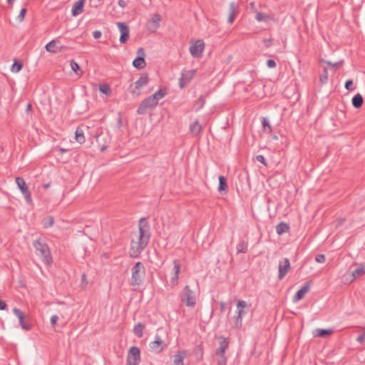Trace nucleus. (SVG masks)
I'll return each instance as SVG.
<instances>
[{"instance_id": "72a5a7b5", "label": "nucleus", "mask_w": 365, "mask_h": 365, "mask_svg": "<svg viewBox=\"0 0 365 365\" xmlns=\"http://www.w3.org/2000/svg\"><path fill=\"white\" fill-rule=\"evenodd\" d=\"M365 274V267L364 265L361 264L356 269H355L352 272V276L354 278H357L361 277Z\"/></svg>"}, {"instance_id": "aec40b11", "label": "nucleus", "mask_w": 365, "mask_h": 365, "mask_svg": "<svg viewBox=\"0 0 365 365\" xmlns=\"http://www.w3.org/2000/svg\"><path fill=\"white\" fill-rule=\"evenodd\" d=\"M13 312L18 317L19 321V324L21 325L22 329L24 330H26V331L30 330V329H31L30 325L24 322V317H25L24 313L18 308H14L13 309Z\"/></svg>"}, {"instance_id": "de8ad7c7", "label": "nucleus", "mask_w": 365, "mask_h": 365, "mask_svg": "<svg viewBox=\"0 0 365 365\" xmlns=\"http://www.w3.org/2000/svg\"><path fill=\"white\" fill-rule=\"evenodd\" d=\"M315 260L318 263H324L325 262V260H326L325 255H323V254L317 255L315 257Z\"/></svg>"}, {"instance_id": "3c124183", "label": "nucleus", "mask_w": 365, "mask_h": 365, "mask_svg": "<svg viewBox=\"0 0 365 365\" xmlns=\"http://www.w3.org/2000/svg\"><path fill=\"white\" fill-rule=\"evenodd\" d=\"M267 66L269 68H273L276 67L277 63L273 59H269L267 61Z\"/></svg>"}, {"instance_id": "f8f14e48", "label": "nucleus", "mask_w": 365, "mask_h": 365, "mask_svg": "<svg viewBox=\"0 0 365 365\" xmlns=\"http://www.w3.org/2000/svg\"><path fill=\"white\" fill-rule=\"evenodd\" d=\"M138 229H139V236L143 237V239L147 238L150 240V226L145 218H140L138 223Z\"/></svg>"}, {"instance_id": "13d9d810", "label": "nucleus", "mask_w": 365, "mask_h": 365, "mask_svg": "<svg viewBox=\"0 0 365 365\" xmlns=\"http://www.w3.org/2000/svg\"><path fill=\"white\" fill-rule=\"evenodd\" d=\"M58 320V317L57 315H53L51 317V323L52 324H55Z\"/></svg>"}, {"instance_id": "473e14b6", "label": "nucleus", "mask_w": 365, "mask_h": 365, "mask_svg": "<svg viewBox=\"0 0 365 365\" xmlns=\"http://www.w3.org/2000/svg\"><path fill=\"white\" fill-rule=\"evenodd\" d=\"M70 66L73 72H75L76 74L78 76H81L83 73V71H81L78 63L76 62L74 60H71L70 61Z\"/></svg>"}, {"instance_id": "f704fd0d", "label": "nucleus", "mask_w": 365, "mask_h": 365, "mask_svg": "<svg viewBox=\"0 0 365 365\" xmlns=\"http://www.w3.org/2000/svg\"><path fill=\"white\" fill-rule=\"evenodd\" d=\"M166 95V89L165 88H160L155 93H153L152 97L155 98V100L158 103V101L163 98Z\"/></svg>"}, {"instance_id": "9b49d317", "label": "nucleus", "mask_w": 365, "mask_h": 365, "mask_svg": "<svg viewBox=\"0 0 365 365\" xmlns=\"http://www.w3.org/2000/svg\"><path fill=\"white\" fill-rule=\"evenodd\" d=\"M196 73V70L184 71L181 73V76L179 78V86L181 88H184L188 84L192 79L194 78Z\"/></svg>"}, {"instance_id": "7ed1b4c3", "label": "nucleus", "mask_w": 365, "mask_h": 365, "mask_svg": "<svg viewBox=\"0 0 365 365\" xmlns=\"http://www.w3.org/2000/svg\"><path fill=\"white\" fill-rule=\"evenodd\" d=\"M150 240L143 239V237H138L137 241L133 240L130 243V256L132 258L138 257L143 250L147 247Z\"/></svg>"}, {"instance_id": "603ef678", "label": "nucleus", "mask_w": 365, "mask_h": 365, "mask_svg": "<svg viewBox=\"0 0 365 365\" xmlns=\"http://www.w3.org/2000/svg\"><path fill=\"white\" fill-rule=\"evenodd\" d=\"M256 160L258 162H260L261 163H262L263 165H267L266 159H265V158L262 155H257L256 156Z\"/></svg>"}, {"instance_id": "2eb2a0df", "label": "nucleus", "mask_w": 365, "mask_h": 365, "mask_svg": "<svg viewBox=\"0 0 365 365\" xmlns=\"http://www.w3.org/2000/svg\"><path fill=\"white\" fill-rule=\"evenodd\" d=\"M148 75L147 73H145V74H143L140 78L135 82L134 84H131L130 86V91L133 93V94H135L136 93V90H138L140 89V88L146 86L148 83Z\"/></svg>"}, {"instance_id": "e2e57ef3", "label": "nucleus", "mask_w": 365, "mask_h": 365, "mask_svg": "<svg viewBox=\"0 0 365 365\" xmlns=\"http://www.w3.org/2000/svg\"><path fill=\"white\" fill-rule=\"evenodd\" d=\"M246 313V311L245 309H237V314H238L239 315H241L242 317H243V315Z\"/></svg>"}, {"instance_id": "7c9ffc66", "label": "nucleus", "mask_w": 365, "mask_h": 365, "mask_svg": "<svg viewBox=\"0 0 365 365\" xmlns=\"http://www.w3.org/2000/svg\"><path fill=\"white\" fill-rule=\"evenodd\" d=\"M194 355L197 361H201L203 358L204 351L202 344L197 345L194 350Z\"/></svg>"}, {"instance_id": "39448f33", "label": "nucleus", "mask_w": 365, "mask_h": 365, "mask_svg": "<svg viewBox=\"0 0 365 365\" xmlns=\"http://www.w3.org/2000/svg\"><path fill=\"white\" fill-rule=\"evenodd\" d=\"M16 183L23 194L25 200L29 205L32 204L33 200L31 197V193L29 191V187L26 183L24 179L21 177H16L15 179Z\"/></svg>"}, {"instance_id": "6e6552de", "label": "nucleus", "mask_w": 365, "mask_h": 365, "mask_svg": "<svg viewBox=\"0 0 365 365\" xmlns=\"http://www.w3.org/2000/svg\"><path fill=\"white\" fill-rule=\"evenodd\" d=\"M140 361V350L137 346H132L130 348L128 356L126 358V362L135 363L138 364Z\"/></svg>"}, {"instance_id": "c9c22d12", "label": "nucleus", "mask_w": 365, "mask_h": 365, "mask_svg": "<svg viewBox=\"0 0 365 365\" xmlns=\"http://www.w3.org/2000/svg\"><path fill=\"white\" fill-rule=\"evenodd\" d=\"M247 252V243L242 240L237 245V253H246Z\"/></svg>"}, {"instance_id": "338daca9", "label": "nucleus", "mask_w": 365, "mask_h": 365, "mask_svg": "<svg viewBox=\"0 0 365 365\" xmlns=\"http://www.w3.org/2000/svg\"><path fill=\"white\" fill-rule=\"evenodd\" d=\"M81 278H82V280H83H83H86V274H85V273H83V274H82Z\"/></svg>"}, {"instance_id": "a878e982", "label": "nucleus", "mask_w": 365, "mask_h": 365, "mask_svg": "<svg viewBox=\"0 0 365 365\" xmlns=\"http://www.w3.org/2000/svg\"><path fill=\"white\" fill-rule=\"evenodd\" d=\"M352 105L356 108H359L362 106L364 103V99L360 93L356 94L351 100Z\"/></svg>"}, {"instance_id": "b1692460", "label": "nucleus", "mask_w": 365, "mask_h": 365, "mask_svg": "<svg viewBox=\"0 0 365 365\" xmlns=\"http://www.w3.org/2000/svg\"><path fill=\"white\" fill-rule=\"evenodd\" d=\"M237 7L235 2H231L230 4V9H229V16L227 21L230 24H232L235 21V19L237 15Z\"/></svg>"}, {"instance_id": "ea45409f", "label": "nucleus", "mask_w": 365, "mask_h": 365, "mask_svg": "<svg viewBox=\"0 0 365 365\" xmlns=\"http://www.w3.org/2000/svg\"><path fill=\"white\" fill-rule=\"evenodd\" d=\"M217 356V361L218 365H226L227 364V357L225 354H215Z\"/></svg>"}, {"instance_id": "09e8293b", "label": "nucleus", "mask_w": 365, "mask_h": 365, "mask_svg": "<svg viewBox=\"0 0 365 365\" xmlns=\"http://www.w3.org/2000/svg\"><path fill=\"white\" fill-rule=\"evenodd\" d=\"M353 81L351 79L346 81L345 83V88L348 91L354 90V88L353 86Z\"/></svg>"}, {"instance_id": "393cba45", "label": "nucleus", "mask_w": 365, "mask_h": 365, "mask_svg": "<svg viewBox=\"0 0 365 365\" xmlns=\"http://www.w3.org/2000/svg\"><path fill=\"white\" fill-rule=\"evenodd\" d=\"M333 333L332 329H317L314 334V336L325 338L330 336Z\"/></svg>"}, {"instance_id": "774afa93", "label": "nucleus", "mask_w": 365, "mask_h": 365, "mask_svg": "<svg viewBox=\"0 0 365 365\" xmlns=\"http://www.w3.org/2000/svg\"><path fill=\"white\" fill-rule=\"evenodd\" d=\"M126 365H138V364H135V363L126 362Z\"/></svg>"}, {"instance_id": "c03bdc74", "label": "nucleus", "mask_w": 365, "mask_h": 365, "mask_svg": "<svg viewBox=\"0 0 365 365\" xmlns=\"http://www.w3.org/2000/svg\"><path fill=\"white\" fill-rule=\"evenodd\" d=\"M319 81L322 84L327 83L328 81V71L324 68L322 73L319 76Z\"/></svg>"}, {"instance_id": "2f4dec72", "label": "nucleus", "mask_w": 365, "mask_h": 365, "mask_svg": "<svg viewBox=\"0 0 365 365\" xmlns=\"http://www.w3.org/2000/svg\"><path fill=\"white\" fill-rule=\"evenodd\" d=\"M261 122H262L264 132L268 133H272V128L271 125L269 124L268 119L265 117H262L261 118Z\"/></svg>"}, {"instance_id": "bb28decb", "label": "nucleus", "mask_w": 365, "mask_h": 365, "mask_svg": "<svg viewBox=\"0 0 365 365\" xmlns=\"http://www.w3.org/2000/svg\"><path fill=\"white\" fill-rule=\"evenodd\" d=\"M289 225L284 222H281L276 227V232L278 235H281L285 232H289Z\"/></svg>"}, {"instance_id": "412c9836", "label": "nucleus", "mask_w": 365, "mask_h": 365, "mask_svg": "<svg viewBox=\"0 0 365 365\" xmlns=\"http://www.w3.org/2000/svg\"><path fill=\"white\" fill-rule=\"evenodd\" d=\"M186 351H179L173 356L174 365H184V359L186 357Z\"/></svg>"}, {"instance_id": "a18cd8bd", "label": "nucleus", "mask_w": 365, "mask_h": 365, "mask_svg": "<svg viewBox=\"0 0 365 365\" xmlns=\"http://www.w3.org/2000/svg\"><path fill=\"white\" fill-rule=\"evenodd\" d=\"M205 100L204 96H200L197 101V103L198 104L197 110L201 109L203 107V106L205 105Z\"/></svg>"}, {"instance_id": "c756f323", "label": "nucleus", "mask_w": 365, "mask_h": 365, "mask_svg": "<svg viewBox=\"0 0 365 365\" xmlns=\"http://www.w3.org/2000/svg\"><path fill=\"white\" fill-rule=\"evenodd\" d=\"M145 329L144 324L139 322L135 325L133 328V332L136 336L138 338H141L143 335V330Z\"/></svg>"}, {"instance_id": "a211bd4d", "label": "nucleus", "mask_w": 365, "mask_h": 365, "mask_svg": "<svg viewBox=\"0 0 365 365\" xmlns=\"http://www.w3.org/2000/svg\"><path fill=\"white\" fill-rule=\"evenodd\" d=\"M219 341V347L215 350V354H225L226 350L230 346V339L224 336H220L217 338Z\"/></svg>"}, {"instance_id": "79ce46f5", "label": "nucleus", "mask_w": 365, "mask_h": 365, "mask_svg": "<svg viewBox=\"0 0 365 365\" xmlns=\"http://www.w3.org/2000/svg\"><path fill=\"white\" fill-rule=\"evenodd\" d=\"M256 20L259 22L267 21L269 19V16L264 13L257 11L256 13Z\"/></svg>"}, {"instance_id": "f03ea898", "label": "nucleus", "mask_w": 365, "mask_h": 365, "mask_svg": "<svg viewBox=\"0 0 365 365\" xmlns=\"http://www.w3.org/2000/svg\"><path fill=\"white\" fill-rule=\"evenodd\" d=\"M145 269L141 262H138L132 268L131 284L133 286L140 285L145 277Z\"/></svg>"}, {"instance_id": "6e6d98bb", "label": "nucleus", "mask_w": 365, "mask_h": 365, "mask_svg": "<svg viewBox=\"0 0 365 365\" xmlns=\"http://www.w3.org/2000/svg\"><path fill=\"white\" fill-rule=\"evenodd\" d=\"M102 35V33L101 31H95L93 34V36L95 39L99 38Z\"/></svg>"}, {"instance_id": "4d7b16f0", "label": "nucleus", "mask_w": 365, "mask_h": 365, "mask_svg": "<svg viewBox=\"0 0 365 365\" xmlns=\"http://www.w3.org/2000/svg\"><path fill=\"white\" fill-rule=\"evenodd\" d=\"M272 40L271 38H265L263 40V42L266 47H269L272 45Z\"/></svg>"}, {"instance_id": "a19ab883", "label": "nucleus", "mask_w": 365, "mask_h": 365, "mask_svg": "<svg viewBox=\"0 0 365 365\" xmlns=\"http://www.w3.org/2000/svg\"><path fill=\"white\" fill-rule=\"evenodd\" d=\"M242 317L241 315H239L238 314H237V315L235 317L233 328L238 329L242 327Z\"/></svg>"}, {"instance_id": "58836bf2", "label": "nucleus", "mask_w": 365, "mask_h": 365, "mask_svg": "<svg viewBox=\"0 0 365 365\" xmlns=\"http://www.w3.org/2000/svg\"><path fill=\"white\" fill-rule=\"evenodd\" d=\"M58 42H59L58 40H52L50 42H48L45 47L46 51L52 53H56V51L54 49V47L56 46Z\"/></svg>"}, {"instance_id": "6ab92c4d", "label": "nucleus", "mask_w": 365, "mask_h": 365, "mask_svg": "<svg viewBox=\"0 0 365 365\" xmlns=\"http://www.w3.org/2000/svg\"><path fill=\"white\" fill-rule=\"evenodd\" d=\"M173 265H174V267H173L174 274L170 279V283H171L172 287H175V285L178 284V279H179V273L180 272V268H181L180 264L178 259L173 260Z\"/></svg>"}, {"instance_id": "dca6fc26", "label": "nucleus", "mask_w": 365, "mask_h": 365, "mask_svg": "<svg viewBox=\"0 0 365 365\" xmlns=\"http://www.w3.org/2000/svg\"><path fill=\"white\" fill-rule=\"evenodd\" d=\"M312 284V281L305 282L304 285L294 294L293 301L296 302L304 298L305 294L309 292Z\"/></svg>"}, {"instance_id": "37998d69", "label": "nucleus", "mask_w": 365, "mask_h": 365, "mask_svg": "<svg viewBox=\"0 0 365 365\" xmlns=\"http://www.w3.org/2000/svg\"><path fill=\"white\" fill-rule=\"evenodd\" d=\"M99 91L106 95H110L111 93L110 87L108 84L104 83L99 86Z\"/></svg>"}, {"instance_id": "c85d7f7f", "label": "nucleus", "mask_w": 365, "mask_h": 365, "mask_svg": "<svg viewBox=\"0 0 365 365\" xmlns=\"http://www.w3.org/2000/svg\"><path fill=\"white\" fill-rule=\"evenodd\" d=\"M190 130L193 135H198L202 130V126L197 120L194 121L190 126Z\"/></svg>"}, {"instance_id": "423d86ee", "label": "nucleus", "mask_w": 365, "mask_h": 365, "mask_svg": "<svg viewBox=\"0 0 365 365\" xmlns=\"http://www.w3.org/2000/svg\"><path fill=\"white\" fill-rule=\"evenodd\" d=\"M158 102L152 97V96L144 99L137 109L138 115H144L148 109H153L157 106Z\"/></svg>"}, {"instance_id": "f3484780", "label": "nucleus", "mask_w": 365, "mask_h": 365, "mask_svg": "<svg viewBox=\"0 0 365 365\" xmlns=\"http://www.w3.org/2000/svg\"><path fill=\"white\" fill-rule=\"evenodd\" d=\"M117 25L120 32L119 41L121 43H124L129 38V27L123 22H118Z\"/></svg>"}, {"instance_id": "864d4df0", "label": "nucleus", "mask_w": 365, "mask_h": 365, "mask_svg": "<svg viewBox=\"0 0 365 365\" xmlns=\"http://www.w3.org/2000/svg\"><path fill=\"white\" fill-rule=\"evenodd\" d=\"M364 329V333H362L361 334H360L357 339H356V341L358 342H359L360 344H362L364 341H365V327L363 328Z\"/></svg>"}, {"instance_id": "8fccbe9b", "label": "nucleus", "mask_w": 365, "mask_h": 365, "mask_svg": "<svg viewBox=\"0 0 365 365\" xmlns=\"http://www.w3.org/2000/svg\"><path fill=\"white\" fill-rule=\"evenodd\" d=\"M237 309H245L246 307H247V304L244 300H238L237 304Z\"/></svg>"}, {"instance_id": "e433bc0d", "label": "nucleus", "mask_w": 365, "mask_h": 365, "mask_svg": "<svg viewBox=\"0 0 365 365\" xmlns=\"http://www.w3.org/2000/svg\"><path fill=\"white\" fill-rule=\"evenodd\" d=\"M53 223L54 219L52 216L46 217L42 220V224L43 225V227L45 228H48L53 226Z\"/></svg>"}, {"instance_id": "20e7f679", "label": "nucleus", "mask_w": 365, "mask_h": 365, "mask_svg": "<svg viewBox=\"0 0 365 365\" xmlns=\"http://www.w3.org/2000/svg\"><path fill=\"white\" fill-rule=\"evenodd\" d=\"M181 301L185 304L187 307H193L196 304V297L193 291L190 286L186 285L181 294Z\"/></svg>"}, {"instance_id": "9d476101", "label": "nucleus", "mask_w": 365, "mask_h": 365, "mask_svg": "<svg viewBox=\"0 0 365 365\" xmlns=\"http://www.w3.org/2000/svg\"><path fill=\"white\" fill-rule=\"evenodd\" d=\"M205 48V43L202 40H197L190 46V54L194 58H199L202 56Z\"/></svg>"}, {"instance_id": "680f3d73", "label": "nucleus", "mask_w": 365, "mask_h": 365, "mask_svg": "<svg viewBox=\"0 0 365 365\" xmlns=\"http://www.w3.org/2000/svg\"><path fill=\"white\" fill-rule=\"evenodd\" d=\"M118 4L121 8H125L126 6V2L124 0H118Z\"/></svg>"}, {"instance_id": "5701e85b", "label": "nucleus", "mask_w": 365, "mask_h": 365, "mask_svg": "<svg viewBox=\"0 0 365 365\" xmlns=\"http://www.w3.org/2000/svg\"><path fill=\"white\" fill-rule=\"evenodd\" d=\"M218 191L220 193H227L228 191V187L227 183V179L223 175L219 176V186Z\"/></svg>"}, {"instance_id": "5fc2aeb1", "label": "nucleus", "mask_w": 365, "mask_h": 365, "mask_svg": "<svg viewBox=\"0 0 365 365\" xmlns=\"http://www.w3.org/2000/svg\"><path fill=\"white\" fill-rule=\"evenodd\" d=\"M7 308L6 303L0 298V310H5Z\"/></svg>"}, {"instance_id": "cd10ccee", "label": "nucleus", "mask_w": 365, "mask_h": 365, "mask_svg": "<svg viewBox=\"0 0 365 365\" xmlns=\"http://www.w3.org/2000/svg\"><path fill=\"white\" fill-rule=\"evenodd\" d=\"M75 138H76V140L81 144H82L85 142L86 138L84 136V132L81 128L78 127L76 128V132H75Z\"/></svg>"}, {"instance_id": "ddd939ff", "label": "nucleus", "mask_w": 365, "mask_h": 365, "mask_svg": "<svg viewBox=\"0 0 365 365\" xmlns=\"http://www.w3.org/2000/svg\"><path fill=\"white\" fill-rule=\"evenodd\" d=\"M161 16L158 14H155L152 18L146 23V29L148 31L154 33L160 26Z\"/></svg>"}, {"instance_id": "4468645a", "label": "nucleus", "mask_w": 365, "mask_h": 365, "mask_svg": "<svg viewBox=\"0 0 365 365\" xmlns=\"http://www.w3.org/2000/svg\"><path fill=\"white\" fill-rule=\"evenodd\" d=\"M290 269L291 265L288 258H284L279 261L278 279L282 280Z\"/></svg>"}, {"instance_id": "1a4fd4ad", "label": "nucleus", "mask_w": 365, "mask_h": 365, "mask_svg": "<svg viewBox=\"0 0 365 365\" xmlns=\"http://www.w3.org/2000/svg\"><path fill=\"white\" fill-rule=\"evenodd\" d=\"M165 346L164 341L158 334L155 336V340L149 344L150 351L156 354L160 353Z\"/></svg>"}, {"instance_id": "f257e3e1", "label": "nucleus", "mask_w": 365, "mask_h": 365, "mask_svg": "<svg viewBox=\"0 0 365 365\" xmlns=\"http://www.w3.org/2000/svg\"><path fill=\"white\" fill-rule=\"evenodd\" d=\"M33 245L36 250V254L41 258L42 262L46 265L51 264L53 259L47 244L39 238L34 241Z\"/></svg>"}, {"instance_id": "0e129e2a", "label": "nucleus", "mask_w": 365, "mask_h": 365, "mask_svg": "<svg viewBox=\"0 0 365 365\" xmlns=\"http://www.w3.org/2000/svg\"><path fill=\"white\" fill-rule=\"evenodd\" d=\"M31 108H32V106L31 103H29L26 106V111L28 113L29 112L30 110H31Z\"/></svg>"}, {"instance_id": "0eeeda50", "label": "nucleus", "mask_w": 365, "mask_h": 365, "mask_svg": "<svg viewBox=\"0 0 365 365\" xmlns=\"http://www.w3.org/2000/svg\"><path fill=\"white\" fill-rule=\"evenodd\" d=\"M137 56L133 61V66L137 69H142L146 66L145 61V53L143 48H139L137 51Z\"/></svg>"}, {"instance_id": "4c0bfd02", "label": "nucleus", "mask_w": 365, "mask_h": 365, "mask_svg": "<svg viewBox=\"0 0 365 365\" xmlns=\"http://www.w3.org/2000/svg\"><path fill=\"white\" fill-rule=\"evenodd\" d=\"M23 68V63L21 61H18L16 59L14 60L13 65L11 66V71L12 72H19Z\"/></svg>"}, {"instance_id": "49530a36", "label": "nucleus", "mask_w": 365, "mask_h": 365, "mask_svg": "<svg viewBox=\"0 0 365 365\" xmlns=\"http://www.w3.org/2000/svg\"><path fill=\"white\" fill-rule=\"evenodd\" d=\"M26 8H22L21 10L20 11V13L18 16V19L19 21H23L24 18H25V15L26 14Z\"/></svg>"}, {"instance_id": "bf43d9fd", "label": "nucleus", "mask_w": 365, "mask_h": 365, "mask_svg": "<svg viewBox=\"0 0 365 365\" xmlns=\"http://www.w3.org/2000/svg\"><path fill=\"white\" fill-rule=\"evenodd\" d=\"M225 307H226V304L224 302H220V312L221 313H223L225 310Z\"/></svg>"}, {"instance_id": "4be33fe9", "label": "nucleus", "mask_w": 365, "mask_h": 365, "mask_svg": "<svg viewBox=\"0 0 365 365\" xmlns=\"http://www.w3.org/2000/svg\"><path fill=\"white\" fill-rule=\"evenodd\" d=\"M84 0H78L75 2L72 7V15L76 16L83 11Z\"/></svg>"}, {"instance_id": "052dcab7", "label": "nucleus", "mask_w": 365, "mask_h": 365, "mask_svg": "<svg viewBox=\"0 0 365 365\" xmlns=\"http://www.w3.org/2000/svg\"><path fill=\"white\" fill-rule=\"evenodd\" d=\"M325 63L329 66L334 67V68H338L341 62H336V63H332L330 61H325Z\"/></svg>"}, {"instance_id": "69168bd1", "label": "nucleus", "mask_w": 365, "mask_h": 365, "mask_svg": "<svg viewBox=\"0 0 365 365\" xmlns=\"http://www.w3.org/2000/svg\"><path fill=\"white\" fill-rule=\"evenodd\" d=\"M58 150L61 153H65V152H66V151H67V150H66V149H63V148H59L58 149Z\"/></svg>"}]
</instances>
